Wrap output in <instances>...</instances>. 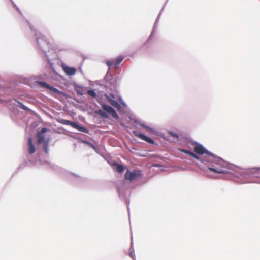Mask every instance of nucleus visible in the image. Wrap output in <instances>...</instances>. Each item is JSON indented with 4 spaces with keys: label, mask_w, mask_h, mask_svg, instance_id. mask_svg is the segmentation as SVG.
I'll list each match as a JSON object with an SVG mask.
<instances>
[{
    "label": "nucleus",
    "mask_w": 260,
    "mask_h": 260,
    "mask_svg": "<svg viewBox=\"0 0 260 260\" xmlns=\"http://www.w3.org/2000/svg\"><path fill=\"white\" fill-rule=\"evenodd\" d=\"M194 151L196 153L199 155H203V154H206L208 156H211L213 158H215L216 161L217 162L218 164H220L222 165L223 164H224V162L223 161L222 159H221L219 158H215L214 154L212 153L209 152L203 146V145L197 143L195 144L194 147Z\"/></svg>",
    "instance_id": "nucleus-1"
},
{
    "label": "nucleus",
    "mask_w": 260,
    "mask_h": 260,
    "mask_svg": "<svg viewBox=\"0 0 260 260\" xmlns=\"http://www.w3.org/2000/svg\"><path fill=\"white\" fill-rule=\"evenodd\" d=\"M57 121L62 124L67 125H71L72 127L77 129L79 131L84 132L85 133H88V130L83 126L79 125L77 122L71 121L68 120H65L63 119H58Z\"/></svg>",
    "instance_id": "nucleus-2"
},
{
    "label": "nucleus",
    "mask_w": 260,
    "mask_h": 260,
    "mask_svg": "<svg viewBox=\"0 0 260 260\" xmlns=\"http://www.w3.org/2000/svg\"><path fill=\"white\" fill-rule=\"evenodd\" d=\"M141 175V172L140 170H135L133 172L127 170L125 174L124 177L126 180L132 181Z\"/></svg>",
    "instance_id": "nucleus-3"
},
{
    "label": "nucleus",
    "mask_w": 260,
    "mask_h": 260,
    "mask_svg": "<svg viewBox=\"0 0 260 260\" xmlns=\"http://www.w3.org/2000/svg\"><path fill=\"white\" fill-rule=\"evenodd\" d=\"M102 108L106 111L107 113L110 114L112 117L115 119H118L119 118V116L117 115L115 110L112 108L111 106L107 105L105 104H103L101 105Z\"/></svg>",
    "instance_id": "nucleus-4"
},
{
    "label": "nucleus",
    "mask_w": 260,
    "mask_h": 260,
    "mask_svg": "<svg viewBox=\"0 0 260 260\" xmlns=\"http://www.w3.org/2000/svg\"><path fill=\"white\" fill-rule=\"evenodd\" d=\"M10 1L11 2L12 4L13 5V6L15 9V10L21 15V16H22L23 19L24 20H25V21H26V22L27 23V24L29 26L31 31H32V32H34L35 31V30L33 26L30 23V22L27 19H26V17L23 14L22 12H21L20 9L19 8V7L17 6V5L14 3V2L13 0H10Z\"/></svg>",
    "instance_id": "nucleus-5"
},
{
    "label": "nucleus",
    "mask_w": 260,
    "mask_h": 260,
    "mask_svg": "<svg viewBox=\"0 0 260 260\" xmlns=\"http://www.w3.org/2000/svg\"><path fill=\"white\" fill-rule=\"evenodd\" d=\"M48 129L46 127L42 128L40 131H38L37 133V137L38 138V143L41 144L45 141V135Z\"/></svg>",
    "instance_id": "nucleus-6"
},
{
    "label": "nucleus",
    "mask_w": 260,
    "mask_h": 260,
    "mask_svg": "<svg viewBox=\"0 0 260 260\" xmlns=\"http://www.w3.org/2000/svg\"><path fill=\"white\" fill-rule=\"evenodd\" d=\"M38 84L40 85L42 87L47 88V89L52 91V92H53L55 93L60 94L61 93V92L60 90H59L58 89H57V88L50 86L49 85L47 84L46 83H45L44 82H39Z\"/></svg>",
    "instance_id": "nucleus-7"
},
{
    "label": "nucleus",
    "mask_w": 260,
    "mask_h": 260,
    "mask_svg": "<svg viewBox=\"0 0 260 260\" xmlns=\"http://www.w3.org/2000/svg\"><path fill=\"white\" fill-rule=\"evenodd\" d=\"M134 134L136 136L141 138V139H142L150 144H154L155 143V142L152 139L150 138L149 137H148L147 136L144 135L143 134L139 133L136 131H134Z\"/></svg>",
    "instance_id": "nucleus-8"
},
{
    "label": "nucleus",
    "mask_w": 260,
    "mask_h": 260,
    "mask_svg": "<svg viewBox=\"0 0 260 260\" xmlns=\"http://www.w3.org/2000/svg\"><path fill=\"white\" fill-rule=\"evenodd\" d=\"M28 153L29 154H32L36 151V148L32 143V139L31 137L28 139Z\"/></svg>",
    "instance_id": "nucleus-9"
},
{
    "label": "nucleus",
    "mask_w": 260,
    "mask_h": 260,
    "mask_svg": "<svg viewBox=\"0 0 260 260\" xmlns=\"http://www.w3.org/2000/svg\"><path fill=\"white\" fill-rule=\"evenodd\" d=\"M221 169H215L212 167H208V169L216 173L228 174L229 171L224 168Z\"/></svg>",
    "instance_id": "nucleus-10"
},
{
    "label": "nucleus",
    "mask_w": 260,
    "mask_h": 260,
    "mask_svg": "<svg viewBox=\"0 0 260 260\" xmlns=\"http://www.w3.org/2000/svg\"><path fill=\"white\" fill-rule=\"evenodd\" d=\"M65 73L68 75H73L75 74L76 70L74 68L66 67L64 68Z\"/></svg>",
    "instance_id": "nucleus-11"
},
{
    "label": "nucleus",
    "mask_w": 260,
    "mask_h": 260,
    "mask_svg": "<svg viewBox=\"0 0 260 260\" xmlns=\"http://www.w3.org/2000/svg\"><path fill=\"white\" fill-rule=\"evenodd\" d=\"M113 165L116 167V170L118 173H121L124 170L123 166L120 165L117 162H114Z\"/></svg>",
    "instance_id": "nucleus-12"
},
{
    "label": "nucleus",
    "mask_w": 260,
    "mask_h": 260,
    "mask_svg": "<svg viewBox=\"0 0 260 260\" xmlns=\"http://www.w3.org/2000/svg\"><path fill=\"white\" fill-rule=\"evenodd\" d=\"M96 113L103 118H107L108 117L107 114L101 109L97 111Z\"/></svg>",
    "instance_id": "nucleus-13"
},
{
    "label": "nucleus",
    "mask_w": 260,
    "mask_h": 260,
    "mask_svg": "<svg viewBox=\"0 0 260 260\" xmlns=\"http://www.w3.org/2000/svg\"><path fill=\"white\" fill-rule=\"evenodd\" d=\"M160 16V14H159V15H158V16H157V18H156V19L155 20L154 26H153V27L152 28V31H151V32H152V33L155 32V31H156L155 27H156V24L159 21Z\"/></svg>",
    "instance_id": "nucleus-14"
},
{
    "label": "nucleus",
    "mask_w": 260,
    "mask_h": 260,
    "mask_svg": "<svg viewBox=\"0 0 260 260\" xmlns=\"http://www.w3.org/2000/svg\"><path fill=\"white\" fill-rule=\"evenodd\" d=\"M87 93L93 98H95L96 96V94L95 92L93 90H88L87 91Z\"/></svg>",
    "instance_id": "nucleus-15"
},
{
    "label": "nucleus",
    "mask_w": 260,
    "mask_h": 260,
    "mask_svg": "<svg viewBox=\"0 0 260 260\" xmlns=\"http://www.w3.org/2000/svg\"><path fill=\"white\" fill-rule=\"evenodd\" d=\"M123 59V58L121 57H118L115 61H114L115 63V66H118L119 63H120L122 62Z\"/></svg>",
    "instance_id": "nucleus-16"
},
{
    "label": "nucleus",
    "mask_w": 260,
    "mask_h": 260,
    "mask_svg": "<svg viewBox=\"0 0 260 260\" xmlns=\"http://www.w3.org/2000/svg\"><path fill=\"white\" fill-rule=\"evenodd\" d=\"M111 105L114 106V107L116 108L117 109H119L121 108V106L120 105V104L117 102H116V101H114L112 104Z\"/></svg>",
    "instance_id": "nucleus-17"
},
{
    "label": "nucleus",
    "mask_w": 260,
    "mask_h": 260,
    "mask_svg": "<svg viewBox=\"0 0 260 260\" xmlns=\"http://www.w3.org/2000/svg\"><path fill=\"white\" fill-rule=\"evenodd\" d=\"M111 105L114 106V107L116 108L117 109H119L121 108V106L120 105V104L117 102H116V101H114L112 104Z\"/></svg>",
    "instance_id": "nucleus-18"
},
{
    "label": "nucleus",
    "mask_w": 260,
    "mask_h": 260,
    "mask_svg": "<svg viewBox=\"0 0 260 260\" xmlns=\"http://www.w3.org/2000/svg\"><path fill=\"white\" fill-rule=\"evenodd\" d=\"M43 148L46 153H48V142H46L43 145Z\"/></svg>",
    "instance_id": "nucleus-19"
},
{
    "label": "nucleus",
    "mask_w": 260,
    "mask_h": 260,
    "mask_svg": "<svg viewBox=\"0 0 260 260\" xmlns=\"http://www.w3.org/2000/svg\"><path fill=\"white\" fill-rule=\"evenodd\" d=\"M180 151L189 155H190V154L192 153V152L190 151L189 150H185L184 149H181L180 150Z\"/></svg>",
    "instance_id": "nucleus-20"
},
{
    "label": "nucleus",
    "mask_w": 260,
    "mask_h": 260,
    "mask_svg": "<svg viewBox=\"0 0 260 260\" xmlns=\"http://www.w3.org/2000/svg\"><path fill=\"white\" fill-rule=\"evenodd\" d=\"M169 134L170 136L173 137H175V138H178V135L176 134L174 132H173L172 131H170L169 132Z\"/></svg>",
    "instance_id": "nucleus-21"
},
{
    "label": "nucleus",
    "mask_w": 260,
    "mask_h": 260,
    "mask_svg": "<svg viewBox=\"0 0 260 260\" xmlns=\"http://www.w3.org/2000/svg\"><path fill=\"white\" fill-rule=\"evenodd\" d=\"M106 64L108 66H112L113 65H115V63L114 61H108L107 62Z\"/></svg>",
    "instance_id": "nucleus-22"
},
{
    "label": "nucleus",
    "mask_w": 260,
    "mask_h": 260,
    "mask_svg": "<svg viewBox=\"0 0 260 260\" xmlns=\"http://www.w3.org/2000/svg\"><path fill=\"white\" fill-rule=\"evenodd\" d=\"M107 100L111 105L114 101V100H113L112 98H110L109 96H107Z\"/></svg>",
    "instance_id": "nucleus-23"
},
{
    "label": "nucleus",
    "mask_w": 260,
    "mask_h": 260,
    "mask_svg": "<svg viewBox=\"0 0 260 260\" xmlns=\"http://www.w3.org/2000/svg\"><path fill=\"white\" fill-rule=\"evenodd\" d=\"M20 108L23 110H28V108L26 107L25 105H23V104H21V105L20 106Z\"/></svg>",
    "instance_id": "nucleus-24"
},
{
    "label": "nucleus",
    "mask_w": 260,
    "mask_h": 260,
    "mask_svg": "<svg viewBox=\"0 0 260 260\" xmlns=\"http://www.w3.org/2000/svg\"><path fill=\"white\" fill-rule=\"evenodd\" d=\"M109 96L111 98H114L115 97L113 93H110Z\"/></svg>",
    "instance_id": "nucleus-25"
},
{
    "label": "nucleus",
    "mask_w": 260,
    "mask_h": 260,
    "mask_svg": "<svg viewBox=\"0 0 260 260\" xmlns=\"http://www.w3.org/2000/svg\"><path fill=\"white\" fill-rule=\"evenodd\" d=\"M193 158H194L195 159H196L197 160H199V159H200L199 157L198 156H197L196 154H195V156Z\"/></svg>",
    "instance_id": "nucleus-26"
},
{
    "label": "nucleus",
    "mask_w": 260,
    "mask_h": 260,
    "mask_svg": "<svg viewBox=\"0 0 260 260\" xmlns=\"http://www.w3.org/2000/svg\"><path fill=\"white\" fill-rule=\"evenodd\" d=\"M167 3V1L165 2V4H164V6H163V7H165V5H166V3ZM163 8H162V9H161V11H160V12H161V11H162ZM159 14H161V12H160V13H159Z\"/></svg>",
    "instance_id": "nucleus-27"
},
{
    "label": "nucleus",
    "mask_w": 260,
    "mask_h": 260,
    "mask_svg": "<svg viewBox=\"0 0 260 260\" xmlns=\"http://www.w3.org/2000/svg\"><path fill=\"white\" fill-rule=\"evenodd\" d=\"M167 3V1L165 2V4H164V6H163V7H165V5H166V3ZM163 8H162V9H161V11H160V12H161V11H162ZM159 14H161V12H160V13H159Z\"/></svg>",
    "instance_id": "nucleus-28"
},
{
    "label": "nucleus",
    "mask_w": 260,
    "mask_h": 260,
    "mask_svg": "<svg viewBox=\"0 0 260 260\" xmlns=\"http://www.w3.org/2000/svg\"><path fill=\"white\" fill-rule=\"evenodd\" d=\"M167 3V1L165 2V4H164V6H163V7H165V5H166V3ZM163 8H162V9H161V11H160V12H161V11H162ZM159 14H161V12H160V13H159Z\"/></svg>",
    "instance_id": "nucleus-29"
},
{
    "label": "nucleus",
    "mask_w": 260,
    "mask_h": 260,
    "mask_svg": "<svg viewBox=\"0 0 260 260\" xmlns=\"http://www.w3.org/2000/svg\"><path fill=\"white\" fill-rule=\"evenodd\" d=\"M167 3V1L165 2V4H164V6H163V7H165V5H166V3ZM163 8H162V9H161V11H160V12H161V11H162ZM159 14H161V12H160V13H159Z\"/></svg>",
    "instance_id": "nucleus-30"
},
{
    "label": "nucleus",
    "mask_w": 260,
    "mask_h": 260,
    "mask_svg": "<svg viewBox=\"0 0 260 260\" xmlns=\"http://www.w3.org/2000/svg\"><path fill=\"white\" fill-rule=\"evenodd\" d=\"M167 3V1L165 2V4H164V6H163V7H165V5H166V3ZM163 8H162V9H161V11H160V12H161V11H162ZM159 14H161V12H160V13H159Z\"/></svg>",
    "instance_id": "nucleus-31"
},
{
    "label": "nucleus",
    "mask_w": 260,
    "mask_h": 260,
    "mask_svg": "<svg viewBox=\"0 0 260 260\" xmlns=\"http://www.w3.org/2000/svg\"><path fill=\"white\" fill-rule=\"evenodd\" d=\"M167 3V1L165 2V4H164V6H163V7H165V5H166V3ZM163 8H162V9H161V11H160V12H161V11H162ZM159 14H161V12H160V13H159Z\"/></svg>",
    "instance_id": "nucleus-32"
},
{
    "label": "nucleus",
    "mask_w": 260,
    "mask_h": 260,
    "mask_svg": "<svg viewBox=\"0 0 260 260\" xmlns=\"http://www.w3.org/2000/svg\"><path fill=\"white\" fill-rule=\"evenodd\" d=\"M190 156H191V157H194V156H195V154H194V153L192 152V153L190 154Z\"/></svg>",
    "instance_id": "nucleus-33"
},
{
    "label": "nucleus",
    "mask_w": 260,
    "mask_h": 260,
    "mask_svg": "<svg viewBox=\"0 0 260 260\" xmlns=\"http://www.w3.org/2000/svg\"><path fill=\"white\" fill-rule=\"evenodd\" d=\"M143 127H144L145 128L147 129H148L149 128L148 127L146 126H143Z\"/></svg>",
    "instance_id": "nucleus-34"
}]
</instances>
